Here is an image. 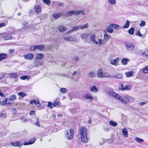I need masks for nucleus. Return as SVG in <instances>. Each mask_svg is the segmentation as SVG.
<instances>
[{"mask_svg":"<svg viewBox=\"0 0 148 148\" xmlns=\"http://www.w3.org/2000/svg\"><path fill=\"white\" fill-rule=\"evenodd\" d=\"M88 27V24L86 23L84 25H80L77 26L73 27L72 28V31H75L78 30L79 29H82L87 28Z\"/></svg>","mask_w":148,"mask_h":148,"instance_id":"obj_4","label":"nucleus"},{"mask_svg":"<svg viewBox=\"0 0 148 148\" xmlns=\"http://www.w3.org/2000/svg\"><path fill=\"white\" fill-rule=\"evenodd\" d=\"M12 145L15 146H18L20 145L22 146V145L21 144V143L20 141H16L14 143H11Z\"/></svg>","mask_w":148,"mask_h":148,"instance_id":"obj_22","label":"nucleus"},{"mask_svg":"<svg viewBox=\"0 0 148 148\" xmlns=\"http://www.w3.org/2000/svg\"><path fill=\"white\" fill-rule=\"evenodd\" d=\"M108 2L111 5H113L116 3V0H108Z\"/></svg>","mask_w":148,"mask_h":148,"instance_id":"obj_45","label":"nucleus"},{"mask_svg":"<svg viewBox=\"0 0 148 148\" xmlns=\"http://www.w3.org/2000/svg\"><path fill=\"white\" fill-rule=\"evenodd\" d=\"M43 55L42 53H38L37 54L36 56V59L39 60H41L43 58Z\"/></svg>","mask_w":148,"mask_h":148,"instance_id":"obj_30","label":"nucleus"},{"mask_svg":"<svg viewBox=\"0 0 148 148\" xmlns=\"http://www.w3.org/2000/svg\"><path fill=\"white\" fill-rule=\"evenodd\" d=\"M31 76L30 75H24L23 76L20 77V79L22 80H25V79H29L31 78Z\"/></svg>","mask_w":148,"mask_h":148,"instance_id":"obj_28","label":"nucleus"},{"mask_svg":"<svg viewBox=\"0 0 148 148\" xmlns=\"http://www.w3.org/2000/svg\"><path fill=\"white\" fill-rule=\"evenodd\" d=\"M27 95V93L25 92H21L18 93V95L21 97H23Z\"/></svg>","mask_w":148,"mask_h":148,"instance_id":"obj_20","label":"nucleus"},{"mask_svg":"<svg viewBox=\"0 0 148 148\" xmlns=\"http://www.w3.org/2000/svg\"><path fill=\"white\" fill-rule=\"evenodd\" d=\"M123 134L124 137H127L128 136V131L125 129H123L122 130Z\"/></svg>","mask_w":148,"mask_h":148,"instance_id":"obj_25","label":"nucleus"},{"mask_svg":"<svg viewBox=\"0 0 148 148\" xmlns=\"http://www.w3.org/2000/svg\"><path fill=\"white\" fill-rule=\"evenodd\" d=\"M109 124L113 126H116L117 125V123L114 121H111L109 122Z\"/></svg>","mask_w":148,"mask_h":148,"instance_id":"obj_41","label":"nucleus"},{"mask_svg":"<svg viewBox=\"0 0 148 148\" xmlns=\"http://www.w3.org/2000/svg\"><path fill=\"white\" fill-rule=\"evenodd\" d=\"M129 60L126 58H124L121 60L122 64L123 65H126L127 63Z\"/></svg>","mask_w":148,"mask_h":148,"instance_id":"obj_29","label":"nucleus"},{"mask_svg":"<svg viewBox=\"0 0 148 148\" xmlns=\"http://www.w3.org/2000/svg\"><path fill=\"white\" fill-rule=\"evenodd\" d=\"M28 24V23L26 22H24L23 24V27L24 29H25L28 28L27 25Z\"/></svg>","mask_w":148,"mask_h":148,"instance_id":"obj_54","label":"nucleus"},{"mask_svg":"<svg viewBox=\"0 0 148 148\" xmlns=\"http://www.w3.org/2000/svg\"><path fill=\"white\" fill-rule=\"evenodd\" d=\"M8 74L9 77L10 78L16 79L17 78V75L16 73H9Z\"/></svg>","mask_w":148,"mask_h":148,"instance_id":"obj_17","label":"nucleus"},{"mask_svg":"<svg viewBox=\"0 0 148 148\" xmlns=\"http://www.w3.org/2000/svg\"><path fill=\"white\" fill-rule=\"evenodd\" d=\"M90 90L92 92H97L98 91V89L95 86H93L90 88Z\"/></svg>","mask_w":148,"mask_h":148,"instance_id":"obj_18","label":"nucleus"},{"mask_svg":"<svg viewBox=\"0 0 148 148\" xmlns=\"http://www.w3.org/2000/svg\"><path fill=\"white\" fill-rule=\"evenodd\" d=\"M125 46L127 49L129 51H132L134 49V46L132 44H127Z\"/></svg>","mask_w":148,"mask_h":148,"instance_id":"obj_10","label":"nucleus"},{"mask_svg":"<svg viewBox=\"0 0 148 148\" xmlns=\"http://www.w3.org/2000/svg\"><path fill=\"white\" fill-rule=\"evenodd\" d=\"M20 119L23 122H25L26 121V119L23 117L21 118Z\"/></svg>","mask_w":148,"mask_h":148,"instance_id":"obj_60","label":"nucleus"},{"mask_svg":"<svg viewBox=\"0 0 148 148\" xmlns=\"http://www.w3.org/2000/svg\"><path fill=\"white\" fill-rule=\"evenodd\" d=\"M145 25V23L144 21H142L141 22L140 25L141 26H144Z\"/></svg>","mask_w":148,"mask_h":148,"instance_id":"obj_58","label":"nucleus"},{"mask_svg":"<svg viewBox=\"0 0 148 148\" xmlns=\"http://www.w3.org/2000/svg\"><path fill=\"white\" fill-rule=\"evenodd\" d=\"M38 101V100H31L30 101L29 103L31 104H34L35 105L36 103H37V101Z\"/></svg>","mask_w":148,"mask_h":148,"instance_id":"obj_50","label":"nucleus"},{"mask_svg":"<svg viewBox=\"0 0 148 148\" xmlns=\"http://www.w3.org/2000/svg\"><path fill=\"white\" fill-rule=\"evenodd\" d=\"M130 23V22L129 21L127 20L125 25L123 27V28H128L129 27Z\"/></svg>","mask_w":148,"mask_h":148,"instance_id":"obj_32","label":"nucleus"},{"mask_svg":"<svg viewBox=\"0 0 148 148\" xmlns=\"http://www.w3.org/2000/svg\"><path fill=\"white\" fill-rule=\"evenodd\" d=\"M25 105V104L24 103H18L16 104V105H18V108H21L22 106H24Z\"/></svg>","mask_w":148,"mask_h":148,"instance_id":"obj_52","label":"nucleus"},{"mask_svg":"<svg viewBox=\"0 0 148 148\" xmlns=\"http://www.w3.org/2000/svg\"><path fill=\"white\" fill-rule=\"evenodd\" d=\"M42 1L45 3L47 5H49L51 3L50 0H42Z\"/></svg>","mask_w":148,"mask_h":148,"instance_id":"obj_48","label":"nucleus"},{"mask_svg":"<svg viewBox=\"0 0 148 148\" xmlns=\"http://www.w3.org/2000/svg\"><path fill=\"white\" fill-rule=\"evenodd\" d=\"M25 89V87L22 86H19L16 88V91L23 90Z\"/></svg>","mask_w":148,"mask_h":148,"instance_id":"obj_33","label":"nucleus"},{"mask_svg":"<svg viewBox=\"0 0 148 148\" xmlns=\"http://www.w3.org/2000/svg\"><path fill=\"white\" fill-rule=\"evenodd\" d=\"M60 14L59 13H54L53 14V16L56 19H57L60 17Z\"/></svg>","mask_w":148,"mask_h":148,"instance_id":"obj_26","label":"nucleus"},{"mask_svg":"<svg viewBox=\"0 0 148 148\" xmlns=\"http://www.w3.org/2000/svg\"><path fill=\"white\" fill-rule=\"evenodd\" d=\"M73 60L75 62H77L79 60V58L77 56H75L73 57Z\"/></svg>","mask_w":148,"mask_h":148,"instance_id":"obj_53","label":"nucleus"},{"mask_svg":"<svg viewBox=\"0 0 148 148\" xmlns=\"http://www.w3.org/2000/svg\"><path fill=\"white\" fill-rule=\"evenodd\" d=\"M5 25H6L4 23H0V28L2 27L5 26Z\"/></svg>","mask_w":148,"mask_h":148,"instance_id":"obj_63","label":"nucleus"},{"mask_svg":"<svg viewBox=\"0 0 148 148\" xmlns=\"http://www.w3.org/2000/svg\"><path fill=\"white\" fill-rule=\"evenodd\" d=\"M63 39L68 42H77L78 39L75 37L71 36H66L64 37Z\"/></svg>","mask_w":148,"mask_h":148,"instance_id":"obj_6","label":"nucleus"},{"mask_svg":"<svg viewBox=\"0 0 148 148\" xmlns=\"http://www.w3.org/2000/svg\"><path fill=\"white\" fill-rule=\"evenodd\" d=\"M143 71V72L145 73H148V66L144 69Z\"/></svg>","mask_w":148,"mask_h":148,"instance_id":"obj_56","label":"nucleus"},{"mask_svg":"<svg viewBox=\"0 0 148 148\" xmlns=\"http://www.w3.org/2000/svg\"><path fill=\"white\" fill-rule=\"evenodd\" d=\"M119 101H120L123 104H126L129 102L132 101V97L128 95H125L122 97L120 96Z\"/></svg>","mask_w":148,"mask_h":148,"instance_id":"obj_2","label":"nucleus"},{"mask_svg":"<svg viewBox=\"0 0 148 148\" xmlns=\"http://www.w3.org/2000/svg\"><path fill=\"white\" fill-rule=\"evenodd\" d=\"M104 31L105 33V34L104 35V40L106 41H108V40L110 39L111 36L110 35L107 33L106 30H104Z\"/></svg>","mask_w":148,"mask_h":148,"instance_id":"obj_11","label":"nucleus"},{"mask_svg":"<svg viewBox=\"0 0 148 148\" xmlns=\"http://www.w3.org/2000/svg\"><path fill=\"white\" fill-rule=\"evenodd\" d=\"M119 58L118 57L116 58L115 59H113L111 61V64L115 66H116L117 62H119Z\"/></svg>","mask_w":148,"mask_h":148,"instance_id":"obj_14","label":"nucleus"},{"mask_svg":"<svg viewBox=\"0 0 148 148\" xmlns=\"http://www.w3.org/2000/svg\"><path fill=\"white\" fill-rule=\"evenodd\" d=\"M5 75V74H0V79H1L4 78Z\"/></svg>","mask_w":148,"mask_h":148,"instance_id":"obj_61","label":"nucleus"},{"mask_svg":"<svg viewBox=\"0 0 148 148\" xmlns=\"http://www.w3.org/2000/svg\"><path fill=\"white\" fill-rule=\"evenodd\" d=\"M37 49H38V45L32 46L30 48V50L32 51H34Z\"/></svg>","mask_w":148,"mask_h":148,"instance_id":"obj_36","label":"nucleus"},{"mask_svg":"<svg viewBox=\"0 0 148 148\" xmlns=\"http://www.w3.org/2000/svg\"><path fill=\"white\" fill-rule=\"evenodd\" d=\"M95 37L96 36L95 35H92L90 36V39L93 42L96 44H98V42L95 40Z\"/></svg>","mask_w":148,"mask_h":148,"instance_id":"obj_21","label":"nucleus"},{"mask_svg":"<svg viewBox=\"0 0 148 148\" xmlns=\"http://www.w3.org/2000/svg\"><path fill=\"white\" fill-rule=\"evenodd\" d=\"M9 99L6 98L5 99L4 101H0V105L2 106L6 105L7 101H8Z\"/></svg>","mask_w":148,"mask_h":148,"instance_id":"obj_34","label":"nucleus"},{"mask_svg":"<svg viewBox=\"0 0 148 148\" xmlns=\"http://www.w3.org/2000/svg\"><path fill=\"white\" fill-rule=\"evenodd\" d=\"M12 39V37L11 36H6L4 37L5 40H8L11 39Z\"/></svg>","mask_w":148,"mask_h":148,"instance_id":"obj_55","label":"nucleus"},{"mask_svg":"<svg viewBox=\"0 0 148 148\" xmlns=\"http://www.w3.org/2000/svg\"><path fill=\"white\" fill-rule=\"evenodd\" d=\"M35 105L38 107H39L40 106L41 104L38 100V101H37V103H36Z\"/></svg>","mask_w":148,"mask_h":148,"instance_id":"obj_59","label":"nucleus"},{"mask_svg":"<svg viewBox=\"0 0 148 148\" xmlns=\"http://www.w3.org/2000/svg\"><path fill=\"white\" fill-rule=\"evenodd\" d=\"M53 104L51 102H48V104L47 106L48 108H49L50 109H52L53 108Z\"/></svg>","mask_w":148,"mask_h":148,"instance_id":"obj_46","label":"nucleus"},{"mask_svg":"<svg viewBox=\"0 0 148 148\" xmlns=\"http://www.w3.org/2000/svg\"><path fill=\"white\" fill-rule=\"evenodd\" d=\"M83 97L86 99L90 100L91 101L93 99V97L91 96V94L90 93L84 95Z\"/></svg>","mask_w":148,"mask_h":148,"instance_id":"obj_13","label":"nucleus"},{"mask_svg":"<svg viewBox=\"0 0 148 148\" xmlns=\"http://www.w3.org/2000/svg\"><path fill=\"white\" fill-rule=\"evenodd\" d=\"M79 132L82 141L84 143H87L88 140L87 129L85 127H82L79 129Z\"/></svg>","mask_w":148,"mask_h":148,"instance_id":"obj_1","label":"nucleus"},{"mask_svg":"<svg viewBox=\"0 0 148 148\" xmlns=\"http://www.w3.org/2000/svg\"><path fill=\"white\" fill-rule=\"evenodd\" d=\"M41 8L40 6L38 5L35 7V10L36 12L37 13H39L40 11Z\"/></svg>","mask_w":148,"mask_h":148,"instance_id":"obj_38","label":"nucleus"},{"mask_svg":"<svg viewBox=\"0 0 148 148\" xmlns=\"http://www.w3.org/2000/svg\"><path fill=\"white\" fill-rule=\"evenodd\" d=\"M34 112H35V111L34 110H32V111H31L30 112V113H29L30 115H33L34 113Z\"/></svg>","mask_w":148,"mask_h":148,"instance_id":"obj_64","label":"nucleus"},{"mask_svg":"<svg viewBox=\"0 0 148 148\" xmlns=\"http://www.w3.org/2000/svg\"><path fill=\"white\" fill-rule=\"evenodd\" d=\"M97 75L99 78L107 77L111 78V75L107 73L103 72V70L99 69L97 72Z\"/></svg>","mask_w":148,"mask_h":148,"instance_id":"obj_3","label":"nucleus"},{"mask_svg":"<svg viewBox=\"0 0 148 148\" xmlns=\"http://www.w3.org/2000/svg\"><path fill=\"white\" fill-rule=\"evenodd\" d=\"M16 98V96L14 95H12L10 96V98L8 100L9 101H13Z\"/></svg>","mask_w":148,"mask_h":148,"instance_id":"obj_39","label":"nucleus"},{"mask_svg":"<svg viewBox=\"0 0 148 148\" xmlns=\"http://www.w3.org/2000/svg\"><path fill=\"white\" fill-rule=\"evenodd\" d=\"M90 34L89 33H83L80 35V36L82 39L85 40L86 41H87V39L90 36Z\"/></svg>","mask_w":148,"mask_h":148,"instance_id":"obj_9","label":"nucleus"},{"mask_svg":"<svg viewBox=\"0 0 148 148\" xmlns=\"http://www.w3.org/2000/svg\"><path fill=\"white\" fill-rule=\"evenodd\" d=\"M75 15H77L81 14L82 15H85V13L83 10H81L79 11H75Z\"/></svg>","mask_w":148,"mask_h":148,"instance_id":"obj_23","label":"nucleus"},{"mask_svg":"<svg viewBox=\"0 0 148 148\" xmlns=\"http://www.w3.org/2000/svg\"><path fill=\"white\" fill-rule=\"evenodd\" d=\"M110 27L113 28L114 27L115 29H118L119 25L113 23L110 25Z\"/></svg>","mask_w":148,"mask_h":148,"instance_id":"obj_27","label":"nucleus"},{"mask_svg":"<svg viewBox=\"0 0 148 148\" xmlns=\"http://www.w3.org/2000/svg\"><path fill=\"white\" fill-rule=\"evenodd\" d=\"M75 11H72L68 12L66 13V14L68 16H70L73 14L75 15Z\"/></svg>","mask_w":148,"mask_h":148,"instance_id":"obj_40","label":"nucleus"},{"mask_svg":"<svg viewBox=\"0 0 148 148\" xmlns=\"http://www.w3.org/2000/svg\"><path fill=\"white\" fill-rule=\"evenodd\" d=\"M136 34L138 36L140 37H142L143 38H145V35L141 34L139 31H138L136 32Z\"/></svg>","mask_w":148,"mask_h":148,"instance_id":"obj_37","label":"nucleus"},{"mask_svg":"<svg viewBox=\"0 0 148 148\" xmlns=\"http://www.w3.org/2000/svg\"><path fill=\"white\" fill-rule=\"evenodd\" d=\"M7 58L8 56L6 54L3 53H1L0 54V61Z\"/></svg>","mask_w":148,"mask_h":148,"instance_id":"obj_19","label":"nucleus"},{"mask_svg":"<svg viewBox=\"0 0 148 148\" xmlns=\"http://www.w3.org/2000/svg\"><path fill=\"white\" fill-rule=\"evenodd\" d=\"M35 141V139H32L31 140H29L28 142H25L23 143L24 145H27L30 144H32L34 143Z\"/></svg>","mask_w":148,"mask_h":148,"instance_id":"obj_15","label":"nucleus"},{"mask_svg":"<svg viewBox=\"0 0 148 148\" xmlns=\"http://www.w3.org/2000/svg\"><path fill=\"white\" fill-rule=\"evenodd\" d=\"M131 88V86L129 85H127L125 86L122 89V91L125 90H129Z\"/></svg>","mask_w":148,"mask_h":148,"instance_id":"obj_42","label":"nucleus"},{"mask_svg":"<svg viewBox=\"0 0 148 148\" xmlns=\"http://www.w3.org/2000/svg\"><path fill=\"white\" fill-rule=\"evenodd\" d=\"M113 27H110V25L108 27L106 28V32H108L109 33H112L113 32Z\"/></svg>","mask_w":148,"mask_h":148,"instance_id":"obj_24","label":"nucleus"},{"mask_svg":"<svg viewBox=\"0 0 148 148\" xmlns=\"http://www.w3.org/2000/svg\"><path fill=\"white\" fill-rule=\"evenodd\" d=\"M38 45V49H40V50L42 51L44 50L45 49V47L44 45Z\"/></svg>","mask_w":148,"mask_h":148,"instance_id":"obj_47","label":"nucleus"},{"mask_svg":"<svg viewBox=\"0 0 148 148\" xmlns=\"http://www.w3.org/2000/svg\"><path fill=\"white\" fill-rule=\"evenodd\" d=\"M134 30L135 29L134 27H132L128 30V32L130 34L133 35L134 34Z\"/></svg>","mask_w":148,"mask_h":148,"instance_id":"obj_35","label":"nucleus"},{"mask_svg":"<svg viewBox=\"0 0 148 148\" xmlns=\"http://www.w3.org/2000/svg\"><path fill=\"white\" fill-rule=\"evenodd\" d=\"M135 139L139 143H143L144 142V140L139 138H135Z\"/></svg>","mask_w":148,"mask_h":148,"instance_id":"obj_49","label":"nucleus"},{"mask_svg":"<svg viewBox=\"0 0 148 148\" xmlns=\"http://www.w3.org/2000/svg\"><path fill=\"white\" fill-rule=\"evenodd\" d=\"M126 76L127 77H131L133 75V72H127L125 73Z\"/></svg>","mask_w":148,"mask_h":148,"instance_id":"obj_43","label":"nucleus"},{"mask_svg":"<svg viewBox=\"0 0 148 148\" xmlns=\"http://www.w3.org/2000/svg\"><path fill=\"white\" fill-rule=\"evenodd\" d=\"M24 57L26 59L32 60L34 57V55L32 53H28L27 55H25Z\"/></svg>","mask_w":148,"mask_h":148,"instance_id":"obj_12","label":"nucleus"},{"mask_svg":"<svg viewBox=\"0 0 148 148\" xmlns=\"http://www.w3.org/2000/svg\"><path fill=\"white\" fill-rule=\"evenodd\" d=\"M60 91L62 93H64L67 92V90L65 88H63L60 89Z\"/></svg>","mask_w":148,"mask_h":148,"instance_id":"obj_44","label":"nucleus"},{"mask_svg":"<svg viewBox=\"0 0 148 148\" xmlns=\"http://www.w3.org/2000/svg\"><path fill=\"white\" fill-rule=\"evenodd\" d=\"M35 125L36 126H38V127H40V125L39 122V119H37L36 122V123Z\"/></svg>","mask_w":148,"mask_h":148,"instance_id":"obj_57","label":"nucleus"},{"mask_svg":"<svg viewBox=\"0 0 148 148\" xmlns=\"http://www.w3.org/2000/svg\"><path fill=\"white\" fill-rule=\"evenodd\" d=\"M108 94L112 97L115 98L116 99L118 100H119L120 97V96L118 95L116 93L113 92H108Z\"/></svg>","mask_w":148,"mask_h":148,"instance_id":"obj_8","label":"nucleus"},{"mask_svg":"<svg viewBox=\"0 0 148 148\" xmlns=\"http://www.w3.org/2000/svg\"><path fill=\"white\" fill-rule=\"evenodd\" d=\"M57 101L55 100L54 101L53 103V104L54 107H56L57 105Z\"/></svg>","mask_w":148,"mask_h":148,"instance_id":"obj_62","label":"nucleus"},{"mask_svg":"<svg viewBox=\"0 0 148 148\" xmlns=\"http://www.w3.org/2000/svg\"><path fill=\"white\" fill-rule=\"evenodd\" d=\"M123 75L120 73H117L113 75H111V78H115L118 79H123Z\"/></svg>","mask_w":148,"mask_h":148,"instance_id":"obj_7","label":"nucleus"},{"mask_svg":"<svg viewBox=\"0 0 148 148\" xmlns=\"http://www.w3.org/2000/svg\"><path fill=\"white\" fill-rule=\"evenodd\" d=\"M74 134V131L73 129H71L69 131L66 132V136L68 140H70L73 138Z\"/></svg>","mask_w":148,"mask_h":148,"instance_id":"obj_5","label":"nucleus"},{"mask_svg":"<svg viewBox=\"0 0 148 148\" xmlns=\"http://www.w3.org/2000/svg\"><path fill=\"white\" fill-rule=\"evenodd\" d=\"M58 28L59 31L61 32H64L67 29V28L66 27H63L62 26L60 25L59 26Z\"/></svg>","mask_w":148,"mask_h":148,"instance_id":"obj_16","label":"nucleus"},{"mask_svg":"<svg viewBox=\"0 0 148 148\" xmlns=\"http://www.w3.org/2000/svg\"><path fill=\"white\" fill-rule=\"evenodd\" d=\"M95 75V72L93 71H91L89 72L88 74V76L90 78H92Z\"/></svg>","mask_w":148,"mask_h":148,"instance_id":"obj_31","label":"nucleus"},{"mask_svg":"<svg viewBox=\"0 0 148 148\" xmlns=\"http://www.w3.org/2000/svg\"><path fill=\"white\" fill-rule=\"evenodd\" d=\"M99 43V45H103L104 43V40H102L101 39H99L98 40Z\"/></svg>","mask_w":148,"mask_h":148,"instance_id":"obj_51","label":"nucleus"}]
</instances>
